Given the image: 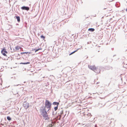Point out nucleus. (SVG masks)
I'll return each mask as SVG.
<instances>
[{"instance_id":"obj_1","label":"nucleus","mask_w":127,"mask_h":127,"mask_svg":"<svg viewBox=\"0 0 127 127\" xmlns=\"http://www.w3.org/2000/svg\"><path fill=\"white\" fill-rule=\"evenodd\" d=\"M40 111L41 115L43 117L44 119L46 120H48L49 119V117L47 114L45 107L44 106L41 107Z\"/></svg>"},{"instance_id":"obj_2","label":"nucleus","mask_w":127,"mask_h":127,"mask_svg":"<svg viewBox=\"0 0 127 127\" xmlns=\"http://www.w3.org/2000/svg\"><path fill=\"white\" fill-rule=\"evenodd\" d=\"M88 67L90 69L93 70L94 72L96 73L97 74L99 73L100 72V67L99 66H97L95 67L94 65L93 66H88Z\"/></svg>"},{"instance_id":"obj_3","label":"nucleus","mask_w":127,"mask_h":127,"mask_svg":"<svg viewBox=\"0 0 127 127\" xmlns=\"http://www.w3.org/2000/svg\"><path fill=\"white\" fill-rule=\"evenodd\" d=\"M45 104V107H44L48 109L47 111H48L50 109L51 104L48 100H46Z\"/></svg>"},{"instance_id":"obj_4","label":"nucleus","mask_w":127,"mask_h":127,"mask_svg":"<svg viewBox=\"0 0 127 127\" xmlns=\"http://www.w3.org/2000/svg\"><path fill=\"white\" fill-rule=\"evenodd\" d=\"M88 119L89 118V117L90 116V118H91L89 120V122H92V121L94 119V118L93 117H91L92 116V115H91V114L90 113H88Z\"/></svg>"},{"instance_id":"obj_5","label":"nucleus","mask_w":127,"mask_h":127,"mask_svg":"<svg viewBox=\"0 0 127 127\" xmlns=\"http://www.w3.org/2000/svg\"><path fill=\"white\" fill-rule=\"evenodd\" d=\"M23 106L25 108L27 109L29 107V104L28 102H25L24 103Z\"/></svg>"},{"instance_id":"obj_6","label":"nucleus","mask_w":127,"mask_h":127,"mask_svg":"<svg viewBox=\"0 0 127 127\" xmlns=\"http://www.w3.org/2000/svg\"><path fill=\"white\" fill-rule=\"evenodd\" d=\"M1 53L4 56H6L5 53H7V52L6 51V50L5 49H4L2 50L1 51Z\"/></svg>"},{"instance_id":"obj_7","label":"nucleus","mask_w":127,"mask_h":127,"mask_svg":"<svg viewBox=\"0 0 127 127\" xmlns=\"http://www.w3.org/2000/svg\"><path fill=\"white\" fill-rule=\"evenodd\" d=\"M92 97H88V104H90L92 103Z\"/></svg>"},{"instance_id":"obj_8","label":"nucleus","mask_w":127,"mask_h":127,"mask_svg":"<svg viewBox=\"0 0 127 127\" xmlns=\"http://www.w3.org/2000/svg\"><path fill=\"white\" fill-rule=\"evenodd\" d=\"M110 7H107L106 8H104L103 9H106L107 11H109L112 10V8L111 6H110Z\"/></svg>"},{"instance_id":"obj_9","label":"nucleus","mask_w":127,"mask_h":127,"mask_svg":"<svg viewBox=\"0 0 127 127\" xmlns=\"http://www.w3.org/2000/svg\"><path fill=\"white\" fill-rule=\"evenodd\" d=\"M21 8L22 9L26 10L27 11L29 10V7L25 6H24L22 7Z\"/></svg>"},{"instance_id":"obj_10","label":"nucleus","mask_w":127,"mask_h":127,"mask_svg":"<svg viewBox=\"0 0 127 127\" xmlns=\"http://www.w3.org/2000/svg\"><path fill=\"white\" fill-rule=\"evenodd\" d=\"M95 30V29H94L93 28H89L88 30V31H90L91 32H93Z\"/></svg>"},{"instance_id":"obj_11","label":"nucleus","mask_w":127,"mask_h":127,"mask_svg":"<svg viewBox=\"0 0 127 127\" xmlns=\"http://www.w3.org/2000/svg\"><path fill=\"white\" fill-rule=\"evenodd\" d=\"M59 103L58 102H54L53 103V104L54 105H57V106H58V105L59 104Z\"/></svg>"},{"instance_id":"obj_12","label":"nucleus","mask_w":127,"mask_h":127,"mask_svg":"<svg viewBox=\"0 0 127 127\" xmlns=\"http://www.w3.org/2000/svg\"><path fill=\"white\" fill-rule=\"evenodd\" d=\"M16 18L17 20L19 22L20 21V18L19 16H16Z\"/></svg>"},{"instance_id":"obj_13","label":"nucleus","mask_w":127,"mask_h":127,"mask_svg":"<svg viewBox=\"0 0 127 127\" xmlns=\"http://www.w3.org/2000/svg\"><path fill=\"white\" fill-rule=\"evenodd\" d=\"M30 63L28 62L26 63H21L20 64H29Z\"/></svg>"},{"instance_id":"obj_14","label":"nucleus","mask_w":127,"mask_h":127,"mask_svg":"<svg viewBox=\"0 0 127 127\" xmlns=\"http://www.w3.org/2000/svg\"><path fill=\"white\" fill-rule=\"evenodd\" d=\"M79 49H78L77 50H75V51H74V52H72L71 53L69 54V55H71L72 54H73L74 53H75V52H76V51H77V50H78Z\"/></svg>"},{"instance_id":"obj_15","label":"nucleus","mask_w":127,"mask_h":127,"mask_svg":"<svg viewBox=\"0 0 127 127\" xmlns=\"http://www.w3.org/2000/svg\"><path fill=\"white\" fill-rule=\"evenodd\" d=\"M7 119L9 121H10L11 120V118L9 116L7 117Z\"/></svg>"},{"instance_id":"obj_16","label":"nucleus","mask_w":127,"mask_h":127,"mask_svg":"<svg viewBox=\"0 0 127 127\" xmlns=\"http://www.w3.org/2000/svg\"><path fill=\"white\" fill-rule=\"evenodd\" d=\"M41 49H40V48H39L38 49H34V50H35V52H36L37 51H38L39 50H40Z\"/></svg>"},{"instance_id":"obj_17","label":"nucleus","mask_w":127,"mask_h":127,"mask_svg":"<svg viewBox=\"0 0 127 127\" xmlns=\"http://www.w3.org/2000/svg\"><path fill=\"white\" fill-rule=\"evenodd\" d=\"M58 108V106H57L55 107H54V110L55 111H56Z\"/></svg>"},{"instance_id":"obj_18","label":"nucleus","mask_w":127,"mask_h":127,"mask_svg":"<svg viewBox=\"0 0 127 127\" xmlns=\"http://www.w3.org/2000/svg\"><path fill=\"white\" fill-rule=\"evenodd\" d=\"M28 53H29L28 52H23V53H21V54H27Z\"/></svg>"},{"instance_id":"obj_19","label":"nucleus","mask_w":127,"mask_h":127,"mask_svg":"<svg viewBox=\"0 0 127 127\" xmlns=\"http://www.w3.org/2000/svg\"><path fill=\"white\" fill-rule=\"evenodd\" d=\"M40 37L41 38H43V39H44L45 38V37L43 35L41 36Z\"/></svg>"},{"instance_id":"obj_20","label":"nucleus","mask_w":127,"mask_h":127,"mask_svg":"<svg viewBox=\"0 0 127 127\" xmlns=\"http://www.w3.org/2000/svg\"><path fill=\"white\" fill-rule=\"evenodd\" d=\"M19 47H16L15 48L16 50H19Z\"/></svg>"},{"instance_id":"obj_21","label":"nucleus","mask_w":127,"mask_h":127,"mask_svg":"<svg viewBox=\"0 0 127 127\" xmlns=\"http://www.w3.org/2000/svg\"><path fill=\"white\" fill-rule=\"evenodd\" d=\"M52 127V124L49 125L47 127Z\"/></svg>"},{"instance_id":"obj_22","label":"nucleus","mask_w":127,"mask_h":127,"mask_svg":"<svg viewBox=\"0 0 127 127\" xmlns=\"http://www.w3.org/2000/svg\"><path fill=\"white\" fill-rule=\"evenodd\" d=\"M63 111L62 110L61 111V112L60 113L61 114H62L63 113Z\"/></svg>"},{"instance_id":"obj_23","label":"nucleus","mask_w":127,"mask_h":127,"mask_svg":"<svg viewBox=\"0 0 127 127\" xmlns=\"http://www.w3.org/2000/svg\"><path fill=\"white\" fill-rule=\"evenodd\" d=\"M95 127H97V125H95Z\"/></svg>"},{"instance_id":"obj_24","label":"nucleus","mask_w":127,"mask_h":127,"mask_svg":"<svg viewBox=\"0 0 127 127\" xmlns=\"http://www.w3.org/2000/svg\"><path fill=\"white\" fill-rule=\"evenodd\" d=\"M19 85V84H18V85H14V86H18V85Z\"/></svg>"},{"instance_id":"obj_25","label":"nucleus","mask_w":127,"mask_h":127,"mask_svg":"<svg viewBox=\"0 0 127 127\" xmlns=\"http://www.w3.org/2000/svg\"><path fill=\"white\" fill-rule=\"evenodd\" d=\"M99 83V82H97V83L96 84H98Z\"/></svg>"},{"instance_id":"obj_26","label":"nucleus","mask_w":127,"mask_h":127,"mask_svg":"<svg viewBox=\"0 0 127 127\" xmlns=\"http://www.w3.org/2000/svg\"><path fill=\"white\" fill-rule=\"evenodd\" d=\"M126 11H127V9H126Z\"/></svg>"},{"instance_id":"obj_27","label":"nucleus","mask_w":127,"mask_h":127,"mask_svg":"<svg viewBox=\"0 0 127 127\" xmlns=\"http://www.w3.org/2000/svg\"><path fill=\"white\" fill-rule=\"evenodd\" d=\"M26 83V82H24V83Z\"/></svg>"},{"instance_id":"obj_28","label":"nucleus","mask_w":127,"mask_h":127,"mask_svg":"<svg viewBox=\"0 0 127 127\" xmlns=\"http://www.w3.org/2000/svg\"><path fill=\"white\" fill-rule=\"evenodd\" d=\"M88 44L89 43V42H88Z\"/></svg>"}]
</instances>
